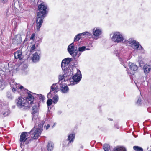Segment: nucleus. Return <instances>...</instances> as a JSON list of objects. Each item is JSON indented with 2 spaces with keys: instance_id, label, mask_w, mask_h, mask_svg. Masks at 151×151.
I'll use <instances>...</instances> for the list:
<instances>
[{
  "instance_id": "47",
  "label": "nucleus",
  "mask_w": 151,
  "mask_h": 151,
  "mask_svg": "<svg viewBox=\"0 0 151 151\" xmlns=\"http://www.w3.org/2000/svg\"><path fill=\"white\" fill-rule=\"evenodd\" d=\"M122 64L123 65H124H124H123L122 63Z\"/></svg>"
},
{
  "instance_id": "48",
  "label": "nucleus",
  "mask_w": 151,
  "mask_h": 151,
  "mask_svg": "<svg viewBox=\"0 0 151 151\" xmlns=\"http://www.w3.org/2000/svg\"><path fill=\"white\" fill-rule=\"evenodd\" d=\"M7 13H6V15H7Z\"/></svg>"
},
{
  "instance_id": "4",
  "label": "nucleus",
  "mask_w": 151,
  "mask_h": 151,
  "mask_svg": "<svg viewBox=\"0 0 151 151\" xmlns=\"http://www.w3.org/2000/svg\"><path fill=\"white\" fill-rule=\"evenodd\" d=\"M17 106L20 108H23L24 109H27L30 106L29 102L27 101L26 99L22 97H19L16 100Z\"/></svg>"
},
{
  "instance_id": "42",
  "label": "nucleus",
  "mask_w": 151,
  "mask_h": 151,
  "mask_svg": "<svg viewBox=\"0 0 151 151\" xmlns=\"http://www.w3.org/2000/svg\"><path fill=\"white\" fill-rule=\"evenodd\" d=\"M21 40H19V41H17L15 43L17 44H19V43L20 42Z\"/></svg>"
},
{
  "instance_id": "2",
  "label": "nucleus",
  "mask_w": 151,
  "mask_h": 151,
  "mask_svg": "<svg viewBox=\"0 0 151 151\" xmlns=\"http://www.w3.org/2000/svg\"><path fill=\"white\" fill-rule=\"evenodd\" d=\"M34 122L35 127L29 132V135L30 134L32 139H36L40 136L41 134L44 122L38 119V120H36Z\"/></svg>"
},
{
  "instance_id": "40",
  "label": "nucleus",
  "mask_w": 151,
  "mask_h": 151,
  "mask_svg": "<svg viewBox=\"0 0 151 151\" xmlns=\"http://www.w3.org/2000/svg\"><path fill=\"white\" fill-rule=\"evenodd\" d=\"M39 96L40 99H42L43 98V97L41 94L39 95Z\"/></svg>"
},
{
  "instance_id": "32",
  "label": "nucleus",
  "mask_w": 151,
  "mask_h": 151,
  "mask_svg": "<svg viewBox=\"0 0 151 151\" xmlns=\"http://www.w3.org/2000/svg\"><path fill=\"white\" fill-rule=\"evenodd\" d=\"M18 20L15 19H13L12 20V24H14V26H16L17 25V21Z\"/></svg>"
},
{
  "instance_id": "38",
  "label": "nucleus",
  "mask_w": 151,
  "mask_h": 151,
  "mask_svg": "<svg viewBox=\"0 0 151 151\" xmlns=\"http://www.w3.org/2000/svg\"><path fill=\"white\" fill-rule=\"evenodd\" d=\"M141 101V98H139L137 101V103L139 104L140 103Z\"/></svg>"
},
{
  "instance_id": "14",
  "label": "nucleus",
  "mask_w": 151,
  "mask_h": 151,
  "mask_svg": "<svg viewBox=\"0 0 151 151\" xmlns=\"http://www.w3.org/2000/svg\"><path fill=\"white\" fill-rule=\"evenodd\" d=\"M60 89L63 93H66L69 91V88L65 84L60 85Z\"/></svg>"
},
{
  "instance_id": "22",
  "label": "nucleus",
  "mask_w": 151,
  "mask_h": 151,
  "mask_svg": "<svg viewBox=\"0 0 151 151\" xmlns=\"http://www.w3.org/2000/svg\"><path fill=\"white\" fill-rule=\"evenodd\" d=\"M25 99H26L27 101H29V104H31L32 102L33 98L31 94H28L27 97ZM29 105L30 106V104Z\"/></svg>"
},
{
  "instance_id": "28",
  "label": "nucleus",
  "mask_w": 151,
  "mask_h": 151,
  "mask_svg": "<svg viewBox=\"0 0 151 151\" xmlns=\"http://www.w3.org/2000/svg\"><path fill=\"white\" fill-rule=\"evenodd\" d=\"M53 102L55 104L58 101V96L57 95H55L53 98Z\"/></svg>"
},
{
  "instance_id": "24",
  "label": "nucleus",
  "mask_w": 151,
  "mask_h": 151,
  "mask_svg": "<svg viewBox=\"0 0 151 151\" xmlns=\"http://www.w3.org/2000/svg\"><path fill=\"white\" fill-rule=\"evenodd\" d=\"M133 149L136 151H143V148L138 146H135L133 147Z\"/></svg>"
},
{
  "instance_id": "25",
  "label": "nucleus",
  "mask_w": 151,
  "mask_h": 151,
  "mask_svg": "<svg viewBox=\"0 0 151 151\" xmlns=\"http://www.w3.org/2000/svg\"><path fill=\"white\" fill-rule=\"evenodd\" d=\"M115 151H126V150L123 147H118L115 148Z\"/></svg>"
},
{
  "instance_id": "29",
  "label": "nucleus",
  "mask_w": 151,
  "mask_h": 151,
  "mask_svg": "<svg viewBox=\"0 0 151 151\" xmlns=\"http://www.w3.org/2000/svg\"><path fill=\"white\" fill-rule=\"evenodd\" d=\"M80 35V34H79L76 36L74 39V41H78L80 39L82 38V37Z\"/></svg>"
},
{
  "instance_id": "33",
  "label": "nucleus",
  "mask_w": 151,
  "mask_h": 151,
  "mask_svg": "<svg viewBox=\"0 0 151 151\" xmlns=\"http://www.w3.org/2000/svg\"><path fill=\"white\" fill-rule=\"evenodd\" d=\"M86 47L85 46H82L79 47L78 48V50L79 52H83L86 50Z\"/></svg>"
},
{
  "instance_id": "18",
  "label": "nucleus",
  "mask_w": 151,
  "mask_h": 151,
  "mask_svg": "<svg viewBox=\"0 0 151 151\" xmlns=\"http://www.w3.org/2000/svg\"><path fill=\"white\" fill-rule=\"evenodd\" d=\"M14 56L15 58H21L22 56V52L20 50H18L15 52L14 53Z\"/></svg>"
},
{
  "instance_id": "31",
  "label": "nucleus",
  "mask_w": 151,
  "mask_h": 151,
  "mask_svg": "<svg viewBox=\"0 0 151 151\" xmlns=\"http://www.w3.org/2000/svg\"><path fill=\"white\" fill-rule=\"evenodd\" d=\"M53 102L52 100L51 99H48L47 101V103L48 106H49L52 104Z\"/></svg>"
},
{
  "instance_id": "12",
  "label": "nucleus",
  "mask_w": 151,
  "mask_h": 151,
  "mask_svg": "<svg viewBox=\"0 0 151 151\" xmlns=\"http://www.w3.org/2000/svg\"><path fill=\"white\" fill-rule=\"evenodd\" d=\"M71 58H66L63 59L62 62L61 67L62 69L63 70H65L67 68V66L71 61Z\"/></svg>"
},
{
  "instance_id": "8",
  "label": "nucleus",
  "mask_w": 151,
  "mask_h": 151,
  "mask_svg": "<svg viewBox=\"0 0 151 151\" xmlns=\"http://www.w3.org/2000/svg\"><path fill=\"white\" fill-rule=\"evenodd\" d=\"M128 43L130 44L131 46L134 49L141 50V52H143V49L139 43L134 40H129L128 41Z\"/></svg>"
},
{
  "instance_id": "39",
  "label": "nucleus",
  "mask_w": 151,
  "mask_h": 151,
  "mask_svg": "<svg viewBox=\"0 0 151 151\" xmlns=\"http://www.w3.org/2000/svg\"><path fill=\"white\" fill-rule=\"evenodd\" d=\"M115 53L116 55L117 56H118L119 55V53L118 52L117 50L115 51Z\"/></svg>"
},
{
  "instance_id": "7",
  "label": "nucleus",
  "mask_w": 151,
  "mask_h": 151,
  "mask_svg": "<svg viewBox=\"0 0 151 151\" xmlns=\"http://www.w3.org/2000/svg\"><path fill=\"white\" fill-rule=\"evenodd\" d=\"M81 78V75L80 71L78 70L76 74L73 76L72 79H70V84L74 85L76 84Z\"/></svg>"
},
{
  "instance_id": "27",
  "label": "nucleus",
  "mask_w": 151,
  "mask_h": 151,
  "mask_svg": "<svg viewBox=\"0 0 151 151\" xmlns=\"http://www.w3.org/2000/svg\"><path fill=\"white\" fill-rule=\"evenodd\" d=\"M103 148L105 151H108L109 149V146L107 144H104Z\"/></svg>"
},
{
  "instance_id": "45",
  "label": "nucleus",
  "mask_w": 151,
  "mask_h": 151,
  "mask_svg": "<svg viewBox=\"0 0 151 151\" xmlns=\"http://www.w3.org/2000/svg\"><path fill=\"white\" fill-rule=\"evenodd\" d=\"M124 60V59H123V60H122V61H123H123H126V60Z\"/></svg>"
},
{
  "instance_id": "46",
  "label": "nucleus",
  "mask_w": 151,
  "mask_h": 151,
  "mask_svg": "<svg viewBox=\"0 0 151 151\" xmlns=\"http://www.w3.org/2000/svg\"><path fill=\"white\" fill-rule=\"evenodd\" d=\"M120 61H121L122 60H121V59H120Z\"/></svg>"
},
{
  "instance_id": "3",
  "label": "nucleus",
  "mask_w": 151,
  "mask_h": 151,
  "mask_svg": "<svg viewBox=\"0 0 151 151\" xmlns=\"http://www.w3.org/2000/svg\"><path fill=\"white\" fill-rule=\"evenodd\" d=\"M14 80L13 79H11L10 81V84L11 87L12 88L13 92H14L16 88L18 90L17 91L19 93L21 94L20 91H22V93H24L25 92H27L28 90L22 86L20 85L19 84H17L14 83Z\"/></svg>"
},
{
  "instance_id": "19",
  "label": "nucleus",
  "mask_w": 151,
  "mask_h": 151,
  "mask_svg": "<svg viewBox=\"0 0 151 151\" xmlns=\"http://www.w3.org/2000/svg\"><path fill=\"white\" fill-rule=\"evenodd\" d=\"M144 70L145 73H147L151 70V66L145 65L144 66Z\"/></svg>"
},
{
  "instance_id": "43",
  "label": "nucleus",
  "mask_w": 151,
  "mask_h": 151,
  "mask_svg": "<svg viewBox=\"0 0 151 151\" xmlns=\"http://www.w3.org/2000/svg\"><path fill=\"white\" fill-rule=\"evenodd\" d=\"M131 58V56H130V55L129 56V57L128 58L127 60L130 59Z\"/></svg>"
},
{
  "instance_id": "10",
  "label": "nucleus",
  "mask_w": 151,
  "mask_h": 151,
  "mask_svg": "<svg viewBox=\"0 0 151 151\" xmlns=\"http://www.w3.org/2000/svg\"><path fill=\"white\" fill-rule=\"evenodd\" d=\"M59 90L56 84H53L51 86V90L47 95V98H49L51 97V95L53 94V93H56Z\"/></svg>"
},
{
  "instance_id": "30",
  "label": "nucleus",
  "mask_w": 151,
  "mask_h": 151,
  "mask_svg": "<svg viewBox=\"0 0 151 151\" xmlns=\"http://www.w3.org/2000/svg\"><path fill=\"white\" fill-rule=\"evenodd\" d=\"M10 113V111L9 108L6 109L5 111L3 113V115L5 116H7Z\"/></svg>"
},
{
  "instance_id": "13",
  "label": "nucleus",
  "mask_w": 151,
  "mask_h": 151,
  "mask_svg": "<svg viewBox=\"0 0 151 151\" xmlns=\"http://www.w3.org/2000/svg\"><path fill=\"white\" fill-rule=\"evenodd\" d=\"M29 132H22L20 135V139L21 142V145H22V142H24L29 137Z\"/></svg>"
},
{
  "instance_id": "6",
  "label": "nucleus",
  "mask_w": 151,
  "mask_h": 151,
  "mask_svg": "<svg viewBox=\"0 0 151 151\" xmlns=\"http://www.w3.org/2000/svg\"><path fill=\"white\" fill-rule=\"evenodd\" d=\"M111 39L113 41L117 43L121 42L124 41L122 34L118 32H115L113 34Z\"/></svg>"
},
{
  "instance_id": "9",
  "label": "nucleus",
  "mask_w": 151,
  "mask_h": 151,
  "mask_svg": "<svg viewBox=\"0 0 151 151\" xmlns=\"http://www.w3.org/2000/svg\"><path fill=\"white\" fill-rule=\"evenodd\" d=\"M38 104L34 105L32 107V115L33 116L32 120L33 121H36V120H38V119L40 120V118L38 117Z\"/></svg>"
},
{
  "instance_id": "1",
  "label": "nucleus",
  "mask_w": 151,
  "mask_h": 151,
  "mask_svg": "<svg viewBox=\"0 0 151 151\" xmlns=\"http://www.w3.org/2000/svg\"><path fill=\"white\" fill-rule=\"evenodd\" d=\"M47 5L44 3H42L39 5L38 9L39 12L37 13L36 20V27L38 30H39L45 17L44 15L47 13Z\"/></svg>"
},
{
  "instance_id": "34",
  "label": "nucleus",
  "mask_w": 151,
  "mask_h": 151,
  "mask_svg": "<svg viewBox=\"0 0 151 151\" xmlns=\"http://www.w3.org/2000/svg\"><path fill=\"white\" fill-rule=\"evenodd\" d=\"M7 96L8 99H12L13 97L10 92L7 93Z\"/></svg>"
},
{
  "instance_id": "44",
  "label": "nucleus",
  "mask_w": 151,
  "mask_h": 151,
  "mask_svg": "<svg viewBox=\"0 0 151 151\" xmlns=\"http://www.w3.org/2000/svg\"><path fill=\"white\" fill-rule=\"evenodd\" d=\"M127 73L128 74H131V73H129V72H128V71L127 72Z\"/></svg>"
},
{
  "instance_id": "17",
  "label": "nucleus",
  "mask_w": 151,
  "mask_h": 151,
  "mask_svg": "<svg viewBox=\"0 0 151 151\" xmlns=\"http://www.w3.org/2000/svg\"><path fill=\"white\" fill-rule=\"evenodd\" d=\"M129 65L130 69L131 70L134 71H136L138 69V67L137 65L133 63H129Z\"/></svg>"
},
{
  "instance_id": "37",
  "label": "nucleus",
  "mask_w": 151,
  "mask_h": 151,
  "mask_svg": "<svg viewBox=\"0 0 151 151\" xmlns=\"http://www.w3.org/2000/svg\"><path fill=\"white\" fill-rule=\"evenodd\" d=\"M35 34L34 33L32 34L31 37L30 39L33 40H34L35 37Z\"/></svg>"
},
{
  "instance_id": "5",
  "label": "nucleus",
  "mask_w": 151,
  "mask_h": 151,
  "mask_svg": "<svg viewBox=\"0 0 151 151\" xmlns=\"http://www.w3.org/2000/svg\"><path fill=\"white\" fill-rule=\"evenodd\" d=\"M68 50L69 54L74 57H79L81 55V53L78 54V52L77 50V47H75L74 46L73 43L70 44L68 47Z\"/></svg>"
},
{
  "instance_id": "16",
  "label": "nucleus",
  "mask_w": 151,
  "mask_h": 151,
  "mask_svg": "<svg viewBox=\"0 0 151 151\" xmlns=\"http://www.w3.org/2000/svg\"><path fill=\"white\" fill-rule=\"evenodd\" d=\"M40 59L39 54L38 53L36 52L33 55L32 58V61L34 62L38 61Z\"/></svg>"
},
{
  "instance_id": "21",
  "label": "nucleus",
  "mask_w": 151,
  "mask_h": 151,
  "mask_svg": "<svg viewBox=\"0 0 151 151\" xmlns=\"http://www.w3.org/2000/svg\"><path fill=\"white\" fill-rule=\"evenodd\" d=\"M38 47L37 44H35L32 45L30 47V51L31 52H34V51H36Z\"/></svg>"
},
{
  "instance_id": "15",
  "label": "nucleus",
  "mask_w": 151,
  "mask_h": 151,
  "mask_svg": "<svg viewBox=\"0 0 151 151\" xmlns=\"http://www.w3.org/2000/svg\"><path fill=\"white\" fill-rule=\"evenodd\" d=\"M73 74V73H71L70 72V73H69V74H68V75H67V74L65 73L63 75H59V76L58 77V78H59V83H61L60 82V81L61 80H62L63 79H64V81H65V77H67V76H71V75H72Z\"/></svg>"
},
{
  "instance_id": "35",
  "label": "nucleus",
  "mask_w": 151,
  "mask_h": 151,
  "mask_svg": "<svg viewBox=\"0 0 151 151\" xmlns=\"http://www.w3.org/2000/svg\"><path fill=\"white\" fill-rule=\"evenodd\" d=\"M0 88L3 87L4 85V81H3L2 78H0Z\"/></svg>"
},
{
  "instance_id": "23",
  "label": "nucleus",
  "mask_w": 151,
  "mask_h": 151,
  "mask_svg": "<svg viewBox=\"0 0 151 151\" xmlns=\"http://www.w3.org/2000/svg\"><path fill=\"white\" fill-rule=\"evenodd\" d=\"M75 137V134H71L69 135L68 136V140L69 141V142L71 143L73 142V139H74Z\"/></svg>"
},
{
  "instance_id": "11",
  "label": "nucleus",
  "mask_w": 151,
  "mask_h": 151,
  "mask_svg": "<svg viewBox=\"0 0 151 151\" xmlns=\"http://www.w3.org/2000/svg\"><path fill=\"white\" fill-rule=\"evenodd\" d=\"M101 30L98 27L95 28L93 30V37L94 39L96 40L98 39L99 36L102 34Z\"/></svg>"
},
{
  "instance_id": "36",
  "label": "nucleus",
  "mask_w": 151,
  "mask_h": 151,
  "mask_svg": "<svg viewBox=\"0 0 151 151\" xmlns=\"http://www.w3.org/2000/svg\"><path fill=\"white\" fill-rule=\"evenodd\" d=\"M9 1V0H0L1 2L3 4L7 3Z\"/></svg>"
},
{
  "instance_id": "41",
  "label": "nucleus",
  "mask_w": 151,
  "mask_h": 151,
  "mask_svg": "<svg viewBox=\"0 0 151 151\" xmlns=\"http://www.w3.org/2000/svg\"><path fill=\"white\" fill-rule=\"evenodd\" d=\"M50 125L48 124L47 125V126L46 127V130L47 129L49 128L50 127Z\"/></svg>"
},
{
  "instance_id": "26",
  "label": "nucleus",
  "mask_w": 151,
  "mask_h": 151,
  "mask_svg": "<svg viewBox=\"0 0 151 151\" xmlns=\"http://www.w3.org/2000/svg\"><path fill=\"white\" fill-rule=\"evenodd\" d=\"M80 35L81 37L83 36H91V34L88 32H85L82 33H80Z\"/></svg>"
},
{
  "instance_id": "20",
  "label": "nucleus",
  "mask_w": 151,
  "mask_h": 151,
  "mask_svg": "<svg viewBox=\"0 0 151 151\" xmlns=\"http://www.w3.org/2000/svg\"><path fill=\"white\" fill-rule=\"evenodd\" d=\"M54 145L53 143L51 141H49L47 146V149L48 151H51L53 149Z\"/></svg>"
}]
</instances>
